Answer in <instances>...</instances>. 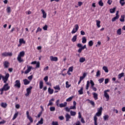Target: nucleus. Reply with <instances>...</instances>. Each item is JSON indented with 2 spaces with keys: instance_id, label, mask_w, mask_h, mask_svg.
<instances>
[{
  "instance_id": "nucleus-11",
  "label": "nucleus",
  "mask_w": 125,
  "mask_h": 125,
  "mask_svg": "<svg viewBox=\"0 0 125 125\" xmlns=\"http://www.w3.org/2000/svg\"><path fill=\"white\" fill-rule=\"evenodd\" d=\"M2 56L3 57H6L7 56H12V53L11 52H3L1 54Z\"/></svg>"
},
{
  "instance_id": "nucleus-38",
  "label": "nucleus",
  "mask_w": 125,
  "mask_h": 125,
  "mask_svg": "<svg viewBox=\"0 0 125 125\" xmlns=\"http://www.w3.org/2000/svg\"><path fill=\"white\" fill-rule=\"evenodd\" d=\"M103 118L104 121H108V119H109V115H105L103 116Z\"/></svg>"
},
{
  "instance_id": "nucleus-13",
  "label": "nucleus",
  "mask_w": 125,
  "mask_h": 125,
  "mask_svg": "<svg viewBox=\"0 0 125 125\" xmlns=\"http://www.w3.org/2000/svg\"><path fill=\"white\" fill-rule=\"evenodd\" d=\"M25 43H26V41H25L23 39H20L19 40V44L18 45V46L19 47L22 45V44H25Z\"/></svg>"
},
{
  "instance_id": "nucleus-20",
  "label": "nucleus",
  "mask_w": 125,
  "mask_h": 125,
  "mask_svg": "<svg viewBox=\"0 0 125 125\" xmlns=\"http://www.w3.org/2000/svg\"><path fill=\"white\" fill-rule=\"evenodd\" d=\"M31 83V81L28 80L27 79L23 80V83H24V85H27L29 84V83Z\"/></svg>"
},
{
  "instance_id": "nucleus-36",
  "label": "nucleus",
  "mask_w": 125,
  "mask_h": 125,
  "mask_svg": "<svg viewBox=\"0 0 125 125\" xmlns=\"http://www.w3.org/2000/svg\"><path fill=\"white\" fill-rule=\"evenodd\" d=\"M123 77H125V73H121L118 75V79H122Z\"/></svg>"
},
{
  "instance_id": "nucleus-29",
  "label": "nucleus",
  "mask_w": 125,
  "mask_h": 125,
  "mask_svg": "<svg viewBox=\"0 0 125 125\" xmlns=\"http://www.w3.org/2000/svg\"><path fill=\"white\" fill-rule=\"evenodd\" d=\"M101 23V21H98V20L96 21V25L98 28H100V27H101V25H100Z\"/></svg>"
},
{
  "instance_id": "nucleus-45",
  "label": "nucleus",
  "mask_w": 125,
  "mask_h": 125,
  "mask_svg": "<svg viewBox=\"0 0 125 125\" xmlns=\"http://www.w3.org/2000/svg\"><path fill=\"white\" fill-rule=\"evenodd\" d=\"M110 13H114L116 11V8H113V9H110L109 10Z\"/></svg>"
},
{
  "instance_id": "nucleus-60",
  "label": "nucleus",
  "mask_w": 125,
  "mask_h": 125,
  "mask_svg": "<svg viewBox=\"0 0 125 125\" xmlns=\"http://www.w3.org/2000/svg\"><path fill=\"white\" fill-rule=\"evenodd\" d=\"M65 111H66V112H70V110L71 109H70V107L69 108V107H66L65 108Z\"/></svg>"
},
{
  "instance_id": "nucleus-28",
  "label": "nucleus",
  "mask_w": 125,
  "mask_h": 125,
  "mask_svg": "<svg viewBox=\"0 0 125 125\" xmlns=\"http://www.w3.org/2000/svg\"><path fill=\"white\" fill-rule=\"evenodd\" d=\"M121 22H125V15H121V18L120 19Z\"/></svg>"
},
{
  "instance_id": "nucleus-50",
  "label": "nucleus",
  "mask_w": 125,
  "mask_h": 125,
  "mask_svg": "<svg viewBox=\"0 0 125 125\" xmlns=\"http://www.w3.org/2000/svg\"><path fill=\"white\" fill-rule=\"evenodd\" d=\"M6 11L8 13H10L11 12V9L10 8V7H8L7 8Z\"/></svg>"
},
{
  "instance_id": "nucleus-10",
  "label": "nucleus",
  "mask_w": 125,
  "mask_h": 125,
  "mask_svg": "<svg viewBox=\"0 0 125 125\" xmlns=\"http://www.w3.org/2000/svg\"><path fill=\"white\" fill-rule=\"evenodd\" d=\"M33 89L32 86H30L29 88L26 89V93L25 94V96H29L31 93V90Z\"/></svg>"
},
{
  "instance_id": "nucleus-46",
  "label": "nucleus",
  "mask_w": 125,
  "mask_h": 125,
  "mask_svg": "<svg viewBox=\"0 0 125 125\" xmlns=\"http://www.w3.org/2000/svg\"><path fill=\"white\" fill-rule=\"evenodd\" d=\"M102 106L100 107V108H98V112L101 113L102 114V110H103Z\"/></svg>"
},
{
  "instance_id": "nucleus-15",
  "label": "nucleus",
  "mask_w": 125,
  "mask_h": 125,
  "mask_svg": "<svg viewBox=\"0 0 125 125\" xmlns=\"http://www.w3.org/2000/svg\"><path fill=\"white\" fill-rule=\"evenodd\" d=\"M77 105V103L76 101H73V106H70V110H76L77 109V107H76Z\"/></svg>"
},
{
  "instance_id": "nucleus-58",
  "label": "nucleus",
  "mask_w": 125,
  "mask_h": 125,
  "mask_svg": "<svg viewBox=\"0 0 125 125\" xmlns=\"http://www.w3.org/2000/svg\"><path fill=\"white\" fill-rule=\"evenodd\" d=\"M120 3L121 4L122 6H124V4H125V1H120Z\"/></svg>"
},
{
  "instance_id": "nucleus-33",
  "label": "nucleus",
  "mask_w": 125,
  "mask_h": 125,
  "mask_svg": "<svg viewBox=\"0 0 125 125\" xmlns=\"http://www.w3.org/2000/svg\"><path fill=\"white\" fill-rule=\"evenodd\" d=\"M54 89H55V90H59L60 91V86L59 85H57L56 86L54 87Z\"/></svg>"
},
{
  "instance_id": "nucleus-39",
  "label": "nucleus",
  "mask_w": 125,
  "mask_h": 125,
  "mask_svg": "<svg viewBox=\"0 0 125 125\" xmlns=\"http://www.w3.org/2000/svg\"><path fill=\"white\" fill-rule=\"evenodd\" d=\"M73 98H74V96H72L67 98L66 100V102H70V101H72Z\"/></svg>"
},
{
  "instance_id": "nucleus-30",
  "label": "nucleus",
  "mask_w": 125,
  "mask_h": 125,
  "mask_svg": "<svg viewBox=\"0 0 125 125\" xmlns=\"http://www.w3.org/2000/svg\"><path fill=\"white\" fill-rule=\"evenodd\" d=\"M83 87H82L81 89L78 91L79 94L80 95L83 94Z\"/></svg>"
},
{
  "instance_id": "nucleus-3",
  "label": "nucleus",
  "mask_w": 125,
  "mask_h": 125,
  "mask_svg": "<svg viewBox=\"0 0 125 125\" xmlns=\"http://www.w3.org/2000/svg\"><path fill=\"white\" fill-rule=\"evenodd\" d=\"M102 115V113L100 112H97L95 116H94V122L95 125H98V124L97 123V120L98 118H97V117H100Z\"/></svg>"
},
{
  "instance_id": "nucleus-6",
  "label": "nucleus",
  "mask_w": 125,
  "mask_h": 125,
  "mask_svg": "<svg viewBox=\"0 0 125 125\" xmlns=\"http://www.w3.org/2000/svg\"><path fill=\"white\" fill-rule=\"evenodd\" d=\"M8 78H9V73H6L5 76L2 75V79L4 83H6L8 81Z\"/></svg>"
},
{
  "instance_id": "nucleus-64",
  "label": "nucleus",
  "mask_w": 125,
  "mask_h": 125,
  "mask_svg": "<svg viewBox=\"0 0 125 125\" xmlns=\"http://www.w3.org/2000/svg\"><path fill=\"white\" fill-rule=\"evenodd\" d=\"M75 125H82L81 124V122L80 121H77L76 123H75Z\"/></svg>"
},
{
  "instance_id": "nucleus-8",
  "label": "nucleus",
  "mask_w": 125,
  "mask_h": 125,
  "mask_svg": "<svg viewBox=\"0 0 125 125\" xmlns=\"http://www.w3.org/2000/svg\"><path fill=\"white\" fill-rule=\"evenodd\" d=\"M78 30H79V25L76 24L74 26L72 31H71V34H76V33L78 32Z\"/></svg>"
},
{
  "instance_id": "nucleus-4",
  "label": "nucleus",
  "mask_w": 125,
  "mask_h": 125,
  "mask_svg": "<svg viewBox=\"0 0 125 125\" xmlns=\"http://www.w3.org/2000/svg\"><path fill=\"white\" fill-rule=\"evenodd\" d=\"M10 89V86L8 85V83L5 84L2 88L0 89V91H7Z\"/></svg>"
},
{
  "instance_id": "nucleus-54",
  "label": "nucleus",
  "mask_w": 125,
  "mask_h": 125,
  "mask_svg": "<svg viewBox=\"0 0 125 125\" xmlns=\"http://www.w3.org/2000/svg\"><path fill=\"white\" fill-rule=\"evenodd\" d=\"M52 105H53V103L51 101H49L47 106H52Z\"/></svg>"
},
{
  "instance_id": "nucleus-23",
  "label": "nucleus",
  "mask_w": 125,
  "mask_h": 125,
  "mask_svg": "<svg viewBox=\"0 0 125 125\" xmlns=\"http://www.w3.org/2000/svg\"><path fill=\"white\" fill-rule=\"evenodd\" d=\"M77 38H78V35H76L74 36L71 39V41L72 42H77Z\"/></svg>"
},
{
  "instance_id": "nucleus-44",
  "label": "nucleus",
  "mask_w": 125,
  "mask_h": 125,
  "mask_svg": "<svg viewBox=\"0 0 125 125\" xmlns=\"http://www.w3.org/2000/svg\"><path fill=\"white\" fill-rule=\"evenodd\" d=\"M50 111L51 112H54L55 111V107L54 106H51L50 107Z\"/></svg>"
},
{
  "instance_id": "nucleus-7",
  "label": "nucleus",
  "mask_w": 125,
  "mask_h": 125,
  "mask_svg": "<svg viewBox=\"0 0 125 125\" xmlns=\"http://www.w3.org/2000/svg\"><path fill=\"white\" fill-rule=\"evenodd\" d=\"M14 86L15 87H17V88H20V87H21V83H20V80H16L15 82Z\"/></svg>"
},
{
  "instance_id": "nucleus-59",
  "label": "nucleus",
  "mask_w": 125,
  "mask_h": 125,
  "mask_svg": "<svg viewBox=\"0 0 125 125\" xmlns=\"http://www.w3.org/2000/svg\"><path fill=\"white\" fill-rule=\"evenodd\" d=\"M28 80L30 82L32 80H33V75L30 76L28 77Z\"/></svg>"
},
{
  "instance_id": "nucleus-35",
  "label": "nucleus",
  "mask_w": 125,
  "mask_h": 125,
  "mask_svg": "<svg viewBox=\"0 0 125 125\" xmlns=\"http://www.w3.org/2000/svg\"><path fill=\"white\" fill-rule=\"evenodd\" d=\"M70 115H71V116L75 117V116H76V115H77V112L71 110L70 111Z\"/></svg>"
},
{
  "instance_id": "nucleus-24",
  "label": "nucleus",
  "mask_w": 125,
  "mask_h": 125,
  "mask_svg": "<svg viewBox=\"0 0 125 125\" xmlns=\"http://www.w3.org/2000/svg\"><path fill=\"white\" fill-rule=\"evenodd\" d=\"M43 118H41L40 121L37 123L36 125H43Z\"/></svg>"
},
{
  "instance_id": "nucleus-1",
  "label": "nucleus",
  "mask_w": 125,
  "mask_h": 125,
  "mask_svg": "<svg viewBox=\"0 0 125 125\" xmlns=\"http://www.w3.org/2000/svg\"><path fill=\"white\" fill-rule=\"evenodd\" d=\"M91 84L90 88L92 89L94 91H97V88L94 86V82H93V81L90 80V82L89 81H87L86 82V89L87 90L88 88H89V84Z\"/></svg>"
},
{
  "instance_id": "nucleus-40",
  "label": "nucleus",
  "mask_w": 125,
  "mask_h": 125,
  "mask_svg": "<svg viewBox=\"0 0 125 125\" xmlns=\"http://www.w3.org/2000/svg\"><path fill=\"white\" fill-rule=\"evenodd\" d=\"M117 35H119V36L122 35V29L119 28L118 30H117Z\"/></svg>"
},
{
  "instance_id": "nucleus-19",
  "label": "nucleus",
  "mask_w": 125,
  "mask_h": 125,
  "mask_svg": "<svg viewBox=\"0 0 125 125\" xmlns=\"http://www.w3.org/2000/svg\"><path fill=\"white\" fill-rule=\"evenodd\" d=\"M92 94L94 99H95V100H97V99H98V94L94 92L92 93Z\"/></svg>"
},
{
  "instance_id": "nucleus-55",
  "label": "nucleus",
  "mask_w": 125,
  "mask_h": 125,
  "mask_svg": "<svg viewBox=\"0 0 125 125\" xmlns=\"http://www.w3.org/2000/svg\"><path fill=\"white\" fill-rule=\"evenodd\" d=\"M58 122H54V121H53L52 122V125H58Z\"/></svg>"
},
{
  "instance_id": "nucleus-21",
  "label": "nucleus",
  "mask_w": 125,
  "mask_h": 125,
  "mask_svg": "<svg viewBox=\"0 0 125 125\" xmlns=\"http://www.w3.org/2000/svg\"><path fill=\"white\" fill-rule=\"evenodd\" d=\"M41 11H42V17L43 18H46L47 14H46V13L45 12V11H44V10L42 9Z\"/></svg>"
},
{
  "instance_id": "nucleus-16",
  "label": "nucleus",
  "mask_w": 125,
  "mask_h": 125,
  "mask_svg": "<svg viewBox=\"0 0 125 125\" xmlns=\"http://www.w3.org/2000/svg\"><path fill=\"white\" fill-rule=\"evenodd\" d=\"M50 59L51 61H55V62H56V61H58V58L57 57H53L51 56L50 57Z\"/></svg>"
},
{
  "instance_id": "nucleus-14",
  "label": "nucleus",
  "mask_w": 125,
  "mask_h": 125,
  "mask_svg": "<svg viewBox=\"0 0 125 125\" xmlns=\"http://www.w3.org/2000/svg\"><path fill=\"white\" fill-rule=\"evenodd\" d=\"M27 69L24 71V74H25V75H27V74H29V72L30 71H32V69H33V67L28 65L27 66Z\"/></svg>"
},
{
  "instance_id": "nucleus-9",
  "label": "nucleus",
  "mask_w": 125,
  "mask_h": 125,
  "mask_svg": "<svg viewBox=\"0 0 125 125\" xmlns=\"http://www.w3.org/2000/svg\"><path fill=\"white\" fill-rule=\"evenodd\" d=\"M119 18H120V15H119V11H117L116 13V16L112 19V22H115V21L118 20Z\"/></svg>"
},
{
  "instance_id": "nucleus-12",
  "label": "nucleus",
  "mask_w": 125,
  "mask_h": 125,
  "mask_svg": "<svg viewBox=\"0 0 125 125\" xmlns=\"http://www.w3.org/2000/svg\"><path fill=\"white\" fill-rule=\"evenodd\" d=\"M26 116L27 119L30 121V123H33L34 122V120H33V118L30 116L29 111H26Z\"/></svg>"
},
{
  "instance_id": "nucleus-47",
  "label": "nucleus",
  "mask_w": 125,
  "mask_h": 125,
  "mask_svg": "<svg viewBox=\"0 0 125 125\" xmlns=\"http://www.w3.org/2000/svg\"><path fill=\"white\" fill-rule=\"evenodd\" d=\"M88 45H89V46H92V45H93V41H90L88 42Z\"/></svg>"
},
{
  "instance_id": "nucleus-32",
  "label": "nucleus",
  "mask_w": 125,
  "mask_h": 125,
  "mask_svg": "<svg viewBox=\"0 0 125 125\" xmlns=\"http://www.w3.org/2000/svg\"><path fill=\"white\" fill-rule=\"evenodd\" d=\"M103 70H104L105 73H108V72H109V70H108V67L107 66H103Z\"/></svg>"
},
{
  "instance_id": "nucleus-26",
  "label": "nucleus",
  "mask_w": 125,
  "mask_h": 125,
  "mask_svg": "<svg viewBox=\"0 0 125 125\" xmlns=\"http://www.w3.org/2000/svg\"><path fill=\"white\" fill-rule=\"evenodd\" d=\"M60 108H63V107H66L67 106V102H64L63 104H59Z\"/></svg>"
},
{
  "instance_id": "nucleus-17",
  "label": "nucleus",
  "mask_w": 125,
  "mask_h": 125,
  "mask_svg": "<svg viewBox=\"0 0 125 125\" xmlns=\"http://www.w3.org/2000/svg\"><path fill=\"white\" fill-rule=\"evenodd\" d=\"M65 119H66V122H69L70 121V119H71V115L70 114L67 113L65 116Z\"/></svg>"
},
{
  "instance_id": "nucleus-18",
  "label": "nucleus",
  "mask_w": 125,
  "mask_h": 125,
  "mask_svg": "<svg viewBox=\"0 0 125 125\" xmlns=\"http://www.w3.org/2000/svg\"><path fill=\"white\" fill-rule=\"evenodd\" d=\"M3 65L4 68H7L9 66V62H8V61H5L3 62Z\"/></svg>"
},
{
  "instance_id": "nucleus-62",
  "label": "nucleus",
  "mask_w": 125,
  "mask_h": 125,
  "mask_svg": "<svg viewBox=\"0 0 125 125\" xmlns=\"http://www.w3.org/2000/svg\"><path fill=\"white\" fill-rule=\"evenodd\" d=\"M100 45H101V42L99 41L97 42V44L96 45V46L97 47V46H99Z\"/></svg>"
},
{
  "instance_id": "nucleus-5",
  "label": "nucleus",
  "mask_w": 125,
  "mask_h": 125,
  "mask_svg": "<svg viewBox=\"0 0 125 125\" xmlns=\"http://www.w3.org/2000/svg\"><path fill=\"white\" fill-rule=\"evenodd\" d=\"M108 92H110V90L109 89L105 90L104 92V95L106 98V101H109V100L110 99V96L108 94Z\"/></svg>"
},
{
  "instance_id": "nucleus-37",
  "label": "nucleus",
  "mask_w": 125,
  "mask_h": 125,
  "mask_svg": "<svg viewBox=\"0 0 125 125\" xmlns=\"http://www.w3.org/2000/svg\"><path fill=\"white\" fill-rule=\"evenodd\" d=\"M18 114H19L18 112H16L15 113V114L12 118L13 121H14V120H15V119H16V118H17V117H18Z\"/></svg>"
},
{
  "instance_id": "nucleus-57",
  "label": "nucleus",
  "mask_w": 125,
  "mask_h": 125,
  "mask_svg": "<svg viewBox=\"0 0 125 125\" xmlns=\"http://www.w3.org/2000/svg\"><path fill=\"white\" fill-rule=\"evenodd\" d=\"M109 83V79L108 78L105 79L104 80L105 84H107V83Z\"/></svg>"
},
{
  "instance_id": "nucleus-31",
  "label": "nucleus",
  "mask_w": 125,
  "mask_h": 125,
  "mask_svg": "<svg viewBox=\"0 0 125 125\" xmlns=\"http://www.w3.org/2000/svg\"><path fill=\"white\" fill-rule=\"evenodd\" d=\"M1 106L3 108H6V107H7V104H6V103H1Z\"/></svg>"
},
{
  "instance_id": "nucleus-49",
  "label": "nucleus",
  "mask_w": 125,
  "mask_h": 125,
  "mask_svg": "<svg viewBox=\"0 0 125 125\" xmlns=\"http://www.w3.org/2000/svg\"><path fill=\"white\" fill-rule=\"evenodd\" d=\"M88 101H89V103H90V104H92V106H95V103H94V102L93 101L88 100Z\"/></svg>"
},
{
  "instance_id": "nucleus-53",
  "label": "nucleus",
  "mask_w": 125,
  "mask_h": 125,
  "mask_svg": "<svg viewBox=\"0 0 125 125\" xmlns=\"http://www.w3.org/2000/svg\"><path fill=\"white\" fill-rule=\"evenodd\" d=\"M43 80L44 81V82L45 83H46L47 82V81H48V76H45Z\"/></svg>"
},
{
  "instance_id": "nucleus-43",
  "label": "nucleus",
  "mask_w": 125,
  "mask_h": 125,
  "mask_svg": "<svg viewBox=\"0 0 125 125\" xmlns=\"http://www.w3.org/2000/svg\"><path fill=\"white\" fill-rule=\"evenodd\" d=\"M98 82H99V83H103V82H104V78H101V79H99Z\"/></svg>"
},
{
  "instance_id": "nucleus-2",
  "label": "nucleus",
  "mask_w": 125,
  "mask_h": 125,
  "mask_svg": "<svg viewBox=\"0 0 125 125\" xmlns=\"http://www.w3.org/2000/svg\"><path fill=\"white\" fill-rule=\"evenodd\" d=\"M24 56L25 52H24V51L20 52L17 57V60L19 62V63H22V62H24V60H23L22 57H23Z\"/></svg>"
},
{
  "instance_id": "nucleus-48",
  "label": "nucleus",
  "mask_w": 125,
  "mask_h": 125,
  "mask_svg": "<svg viewBox=\"0 0 125 125\" xmlns=\"http://www.w3.org/2000/svg\"><path fill=\"white\" fill-rule=\"evenodd\" d=\"M101 75V72H100V70H98L96 73V77H99Z\"/></svg>"
},
{
  "instance_id": "nucleus-56",
  "label": "nucleus",
  "mask_w": 125,
  "mask_h": 125,
  "mask_svg": "<svg viewBox=\"0 0 125 125\" xmlns=\"http://www.w3.org/2000/svg\"><path fill=\"white\" fill-rule=\"evenodd\" d=\"M42 28H40V27H38V28H37V30H36V34L37 33H38V32H42Z\"/></svg>"
},
{
  "instance_id": "nucleus-34",
  "label": "nucleus",
  "mask_w": 125,
  "mask_h": 125,
  "mask_svg": "<svg viewBox=\"0 0 125 125\" xmlns=\"http://www.w3.org/2000/svg\"><path fill=\"white\" fill-rule=\"evenodd\" d=\"M86 38L85 37L82 38V43H86Z\"/></svg>"
},
{
  "instance_id": "nucleus-51",
  "label": "nucleus",
  "mask_w": 125,
  "mask_h": 125,
  "mask_svg": "<svg viewBox=\"0 0 125 125\" xmlns=\"http://www.w3.org/2000/svg\"><path fill=\"white\" fill-rule=\"evenodd\" d=\"M74 67L73 66H71L70 67H69L68 68V72H73V69Z\"/></svg>"
},
{
  "instance_id": "nucleus-22",
  "label": "nucleus",
  "mask_w": 125,
  "mask_h": 125,
  "mask_svg": "<svg viewBox=\"0 0 125 125\" xmlns=\"http://www.w3.org/2000/svg\"><path fill=\"white\" fill-rule=\"evenodd\" d=\"M39 87L40 89H42L43 87V82H42V81H40Z\"/></svg>"
},
{
  "instance_id": "nucleus-63",
  "label": "nucleus",
  "mask_w": 125,
  "mask_h": 125,
  "mask_svg": "<svg viewBox=\"0 0 125 125\" xmlns=\"http://www.w3.org/2000/svg\"><path fill=\"white\" fill-rule=\"evenodd\" d=\"M36 68H40V62H36Z\"/></svg>"
},
{
  "instance_id": "nucleus-41",
  "label": "nucleus",
  "mask_w": 125,
  "mask_h": 125,
  "mask_svg": "<svg viewBox=\"0 0 125 125\" xmlns=\"http://www.w3.org/2000/svg\"><path fill=\"white\" fill-rule=\"evenodd\" d=\"M98 3L100 6H103V5H104V3H103V2L102 1V0H100Z\"/></svg>"
},
{
  "instance_id": "nucleus-61",
  "label": "nucleus",
  "mask_w": 125,
  "mask_h": 125,
  "mask_svg": "<svg viewBox=\"0 0 125 125\" xmlns=\"http://www.w3.org/2000/svg\"><path fill=\"white\" fill-rule=\"evenodd\" d=\"M78 118L79 119H82V114L81 113V112L78 113Z\"/></svg>"
},
{
  "instance_id": "nucleus-27",
  "label": "nucleus",
  "mask_w": 125,
  "mask_h": 125,
  "mask_svg": "<svg viewBox=\"0 0 125 125\" xmlns=\"http://www.w3.org/2000/svg\"><path fill=\"white\" fill-rule=\"evenodd\" d=\"M84 61H85V58L84 57H81L79 59V62H80V63H83Z\"/></svg>"
},
{
  "instance_id": "nucleus-42",
  "label": "nucleus",
  "mask_w": 125,
  "mask_h": 125,
  "mask_svg": "<svg viewBox=\"0 0 125 125\" xmlns=\"http://www.w3.org/2000/svg\"><path fill=\"white\" fill-rule=\"evenodd\" d=\"M65 87H66V88H69V87H70V86H71V84H69V82L68 81H66L65 83Z\"/></svg>"
},
{
  "instance_id": "nucleus-25",
  "label": "nucleus",
  "mask_w": 125,
  "mask_h": 125,
  "mask_svg": "<svg viewBox=\"0 0 125 125\" xmlns=\"http://www.w3.org/2000/svg\"><path fill=\"white\" fill-rule=\"evenodd\" d=\"M54 90L53 89H51L50 87H49L48 89V92L49 94H53Z\"/></svg>"
},
{
  "instance_id": "nucleus-52",
  "label": "nucleus",
  "mask_w": 125,
  "mask_h": 125,
  "mask_svg": "<svg viewBox=\"0 0 125 125\" xmlns=\"http://www.w3.org/2000/svg\"><path fill=\"white\" fill-rule=\"evenodd\" d=\"M47 25H45L43 27V30H44V31H47Z\"/></svg>"
}]
</instances>
